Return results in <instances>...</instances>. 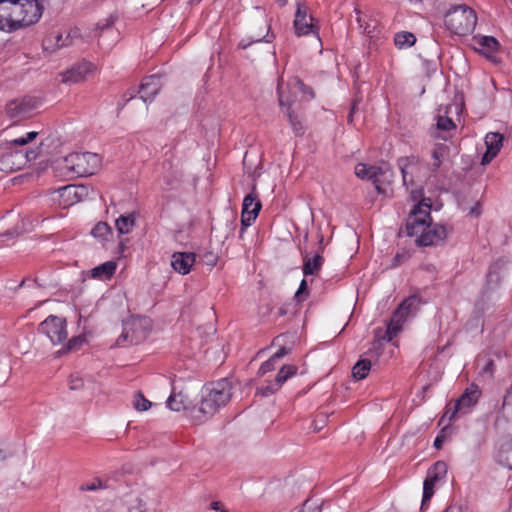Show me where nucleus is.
I'll list each match as a JSON object with an SVG mask.
<instances>
[{"label": "nucleus", "mask_w": 512, "mask_h": 512, "mask_svg": "<svg viewBox=\"0 0 512 512\" xmlns=\"http://www.w3.org/2000/svg\"><path fill=\"white\" fill-rule=\"evenodd\" d=\"M101 167V158L96 153H71L56 162V169L62 176H89Z\"/></svg>", "instance_id": "4"}, {"label": "nucleus", "mask_w": 512, "mask_h": 512, "mask_svg": "<svg viewBox=\"0 0 512 512\" xmlns=\"http://www.w3.org/2000/svg\"><path fill=\"white\" fill-rule=\"evenodd\" d=\"M444 512H464L462 507L457 505H451Z\"/></svg>", "instance_id": "53"}, {"label": "nucleus", "mask_w": 512, "mask_h": 512, "mask_svg": "<svg viewBox=\"0 0 512 512\" xmlns=\"http://www.w3.org/2000/svg\"><path fill=\"white\" fill-rule=\"evenodd\" d=\"M161 88L160 78L156 75L149 76L143 79L140 88L139 95L143 102L152 101L153 98L158 94Z\"/></svg>", "instance_id": "21"}, {"label": "nucleus", "mask_w": 512, "mask_h": 512, "mask_svg": "<svg viewBox=\"0 0 512 512\" xmlns=\"http://www.w3.org/2000/svg\"><path fill=\"white\" fill-rule=\"evenodd\" d=\"M422 303L420 297L412 295L405 299L395 312L403 316V318L408 319L417 313Z\"/></svg>", "instance_id": "24"}, {"label": "nucleus", "mask_w": 512, "mask_h": 512, "mask_svg": "<svg viewBox=\"0 0 512 512\" xmlns=\"http://www.w3.org/2000/svg\"><path fill=\"white\" fill-rule=\"evenodd\" d=\"M36 108V101L31 97L12 100L6 106V113L11 119H23Z\"/></svg>", "instance_id": "14"}, {"label": "nucleus", "mask_w": 512, "mask_h": 512, "mask_svg": "<svg viewBox=\"0 0 512 512\" xmlns=\"http://www.w3.org/2000/svg\"><path fill=\"white\" fill-rule=\"evenodd\" d=\"M371 369V362L367 359H360L352 369V375L357 380L364 379Z\"/></svg>", "instance_id": "33"}, {"label": "nucleus", "mask_w": 512, "mask_h": 512, "mask_svg": "<svg viewBox=\"0 0 512 512\" xmlns=\"http://www.w3.org/2000/svg\"><path fill=\"white\" fill-rule=\"evenodd\" d=\"M355 13L357 15L356 20L359 23V26L363 30V32L367 34L370 38L376 37L377 21L374 19L366 20V17L362 16L361 12L358 9H355Z\"/></svg>", "instance_id": "30"}, {"label": "nucleus", "mask_w": 512, "mask_h": 512, "mask_svg": "<svg viewBox=\"0 0 512 512\" xmlns=\"http://www.w3.org/2000/svg\"><path fill=\"white\" fill-rule=\"evenodd\" d=\"M434 446L436 448H440L442 446V438L441 437H436V439L434 440Z\"/></svg>", "instance_id": "54"}, {"label": "nucleus", "mask_w": 512, "mask_h": 512, "mask_svg": "<svg viewBox=\"0 0 512 512\" xmlns=\"http://www.w3.org/2000/svg\"><path fill=\"white\" fill-rule=\"evenodd\" d=\"M89 196V188L84 185H66L52 192V200L61 208H68Z\"/></svg>", "instance_id": "9"}, {"label": "nucleus", "mask_w": 512, "mask_h": 512, "mask_svg": "<svg viewBox=\"0 0 512 512\" xmlns=\"http://www.w3.org/2000/svg\"><path fill=\"white\" fill-rule=\"evenodd\" d=\"M398 166L401 170L403 183L409 188L414 185L413 175L420 170V160L416 156L402 157L398 160Z\"/></svg>", "instance_id": "19"}, {"label": "nucleus", "mask_w": 512, "mask_h": 512, "mask_svg": "<svg viewBox=\"0 0 512 512\" xmlns=\"http://www.w3.org/2000/svg\"><path fill=\"white\" fill-rule=\"evenodd\" d=\"M96 71V66L88 61H81L62 73V82L65 84H77L85 81Z\"/></svg>", "instance_id": "13"}, {"label": "nucleus", "mask_w": 512, "mask_h": 512, "mask_svg": "<svg viewBox=\"0 0 512 512\" xmlns=\"http://www.w3.org/2000/svg\"><path fill=\"white\" fill-rule=\"evenodd\" d=\"M406 320L407 319L403 318V316H400L394 312L391 320L387 324L385 335L380 337L377 334V339H375V341L372 343V349L378 351L381 349L383 341H392V339L402 330V326Z\"/></svg>", "instance_id": "17"}, {"label": "nucleus", "mask_w": 512, "mask_h": 512, "mask_svg": "<svg viewBox=\"0 0 512 512\" xmlns=\"http://www.w3.org/2000/svg\"><path fill=\"white\" fill-rule=\"evenodd\" d=\"M188 398L185 394L182 392L175 393L172 392L169 398L167 399V407L175 412L185 411L188 410L190 412V409L188 408Z\"/></svg>", "instance_id": "28"}, {"label": "nucleus", "mask_w": 512, "mask_h": 512, "mask_svg": "<svg viewBox=\"0 0 512 512\" xmlns=\"http://www.w3.org/2000/svg\"><path fill=\"white\" fill-rule=\"evenodd\" d=\"M455 123L446 116H438L435 128L431 129V136L435 139L446 141L450 137V132L455 130Z\"/></svg>", "instance_id": "22"}, {"label": "nucleus", "mask_w": 512, "mask_h": 512, "mask_svg": "<svg viewBox=\"0 0 512 512\" xmlns=\"http://www.w3.org/2000/svg\"><path fill=\"white\" fill-rule=\"evenodd\" d=\"M479 203H475V205L469 210V214L473 216H478L480 214Z\"/></svg>", "instance_id": "52"}, {"label": "nucleus", "mask_w": 512, "mask_h": 512, "mask_svg": "<svg viewBox=\"0 0 512 512\" xmlns=\"http://www.w3.org/2000/svg\"><path fill=\"white\" fill-rule=\"evenodd\" d=\"M83 386V380L79 376H71L70 378V388L72 390L80 389Z\"/></svg>", "instance_id": "47"}, {"label": "nucleus", "mask_w": 512, "mask_h": 512, "mask_svg": "<svg viewBox=\"0 0 512 512\" xmlns=\"http://www.w3.org/2000/svg\"><path fill=\"white\" fill-rule=\"evenodd\" d=\"M314 19L303 0L296 1V11L293 21L295 34L299 37L315 33Z\"/></svg>", "instance_id": "11"}, {"label": "nucleus", "mask_w": 512, "mask_h": 512, "mask_svg": "<svg viewBox=\"0 0 512 512\" xmlns=\"http://www.w3.org/2000/svg\"><path fill=\"white\" fill-rule=\"evenodd\" d=\"M43 10V0H0V31L24 30L40 20Z\"/></svg>", "instance_id": "2"}, {"label": "nucleus", "mask_w": 512, "mask_h": 512, "mask_svg": "<svg viewBox=\"0 0 512 512\" xmlns=\"http://www.w3.org/2000/svg\"><path fill=\"white\" fill-rule=\"evenodd\" d=\"M410 198L417 202L407 218V234L415 238V243L419 246H432L442 243L447 231L443 225L433 224L431 218L432 201L424 197L422 187L411 188Z\"/></svg>", "instance_id": "1"}, {"label": "nucleus", "mask_w": 512, "mask_h": 512, "mask_svg": "<svg viewBox=\"0 0 512 512\" xmlns=\"http://www.w3.org/2000/svg\"><path fill=\"white\" fill-rule=\"evenodd\" d=\"M261 203L257 196L250 193L245 196L242 204L241 224L243 229L249 227L257 218Z\"/></svg>", "instance_id": "15"}, {"label": "nucleus", "mask_w": 512, "mask_h": 512, "mask_svg": "<svg viewBox=\"0 0 512 512\" xmlns=\"http://www.w3.org/2000/svg\"><path fill=\"white\" fill-rule=\"evenodd\" d=\"M355 175L361 179L371 180L379 193L385 192L382 187L383 182L389 181L391 177L390 170H383L376 166H368L364 163H359L355 167Z\"/></svg>", "instance_id": "12"}, {"label": "nucleus", "mask_w": 512, "mask_h": 512, "mask_svg": "<svg viewBox=\"0 0 512 512\" xmlns=\"http://www.w3.org/2000/svg\"><path fill=\"white\" fill-rule=\"evenodd\" d=\"M279 388L280 387H277L275 382L274 384L258 389L257 392L260 393L262 396H269L273 394L275 391H277Z\"/></svg>", "instance_id": "46"}, {"label": "nucleus", "mask_w": 512, "mask_h": 512, "mask_svg": "<svg viewBox=\"0 0 512 512\" xmlns=\"http://www.w3.org/2000/svg\"><path fill=\"white\" fill-rule=\"evenodd\" d=\"M439 480H441L440 477L430 471L427 472V477L423 483L422 507L432 498L434 494V486Z\"/></svg>", "instance_id": "29"}, {"label": "nucleus", "mask_w": 512, "mask_h": 512, "mask_svg": "<svg viewBox=\"0 0 512 512\" xmlns=\"http://www.w3.org/2000/svg\"><path fill=\"white\" fill-rule=\"evenodd\" d=\"M103 483L100 479L96 478L93 479L91 482H86L81 484L80 490L81 491H96L98 489L103 488Z\"/></svg>", "instance_id": "41"}, {"label": "nucleus", "mask_w": 512, "mask_h": 512, "mask_svg": "<svg viewBox=\"0 0 512 512\" xmlns=\"http://www.w3.org/2000/svg\"><path fill=\"white\" fill-rule=\"evenodd\" d=\"M91 235L104 247L108 248L113 243V231L106 222L97 223L91 230Z\"/></svg>", "instance_id": "23"}, {"label": "nucleus", "mask_w": 512, "mask_h": 512, "mask_svg": "<svg viewBox=\"0 0 512 512\" xmlns=\"http://www.w3.org/2000/svg\"><path fill=\"white\" fill-rule=\"evenodd\" d=\"M297 373V367L294 365L283 366L276 376V386L281 387L288 379Z\"/></svg>", "instance_id": "35"}, {"label": "nucleus", "mask_w": 512, "mask_h": 512, "mask_svg": "<svg viewBox=\"0 0 512 512\" xmlns=\"http://www.w3.org/2000/svg\"><path fill=\"white\" fill-rule=\"evenodd\" d=\"M307 297H308L307 281L305 279H303L299 285L298 290L296 291V293L294 295V298L296 301L302 302V301L306 300Z\"/></svg>", "instance_id": "42"}, {"label": "nucleus", "mask_w": 512, "mask_h": 512, "mask_svg": "<svg viewBox=\"0 0 512 512\" xmlns=\"http://www.w3.org/2000/svg\"><path fill=\"white\" fill-rule=\"evenodd\" d=\"M38 135V132L31 131L27 132L25 135L12 139L8 142L9 149H13L14 147L24 146L31 141H33Z\"/></svg>", "instance_id": "36"}, {"label": "nucleus", "mask_w": 512, "mask_h": 512, "mask_svg": "<svg viewBox=\"0 0 512 512\" xmlns=\"http://www.w3.org/2000/svg\"><path fill=\"white\" fill-rule=\"evenodd\" d=\"M150 320L146 317H131L123 324V332L117 340L118 345H136L144 341L150 331Z\"/></svg>", "instance_id": "7"}, {"label": "nucleus", "mask_w": 512, "mask_h": 512, "mask_svg": "<svg viewBox=\"0 0 512 512\" xmlns=\"http://www.w3.org/2000/svg\"><path fill=\"white\" fill-rule=\"evenodd\" d=\"M415 41L416 37L414 34L406 31L399 32L394 37V43L400 49L411 47Z\"/></svg>", "instance_id": "34"}, {"label": "nucleus", "mask_w": 512, "mask_h": 512, "mask_svg": "<svg viewBox=\"0 0 512 512\" xmlns=\"http://www.w3.org/2000/svg\"><path fill=\"white\" fill-rule=\"evenodd\" d=\"M447 150L448 149H447V147L445 145H438V146H436L433 149V151H432V159H433L432 167H433V170H436V169H438L441 166L442 159L447 154Z\"/></svg>", "instance_id": "37"}, {"label": "nucleus", "mask_w": 512, "mask_h": 512, "mask_svg": "<svg viewBox=\"0 0 512 512\" xmlns=\"http://www.w3.org/2000/svg\"><path fill=\"white\" fill-rule=\"evenodd\" d=\"M486 151L481 164L488 165L500 152L503 146V135L497 132H489L485 136Z\"/></svg>", "instance_id": "18"}, {"label": "nucleus", "mask_w": 512, "mask_h": 512, "mask_svg": "<svg viewBox=\"0 0 512 512\" xmlns=\"http://www.w3.org/2000/svg\"><path fill=\"white\" fill-rule=\"evenodd\" d=\"M477 24L476 12L462 4L451 7L445 14V26L453 34L465 36L472 33Z\"/></svg>", "instance_id": "6"}, {"label": "nucleus", "mask_w": 512, "mask_h": 512, "mask_svg": "<svg viewBox=\"0 0 512 512\" xmlns=\"http://www.w3.org/2000/svg\"><path fill=\"white\" fill-rule=\"evenodd\" d=\"M39 330L41 333L45 334L54 345L63 342L67 338L66 321L58 316H48L40 324Z\"/></svg>", "instance_id": "10"}, {"label": "nucleus", "mask_w": 512, "mask_h": 512, "mask_svg": "<svg viewBox=\"0 0 512 512\" xmlns=\"http://www.w3.org/2000/svg\"><path fill=\"white\" fill-rule=\"evenodd\" d=\"M135 214L121 215L115 222V226L119 234L130 233L135 226Z\"/></svg>", "instance_id": "31"}, {"label": "nucleus", "mask_w": 512, "mask_h": 512, "mask_svg": "<svg viewBox=\"0 0 512 512\" xmlns=\"http://www.w3.org/2000/svg\"><path fill=\"white\" fill-rule=\"evenodd\" d=\"M84 340L85 339L81 336L71 338L68 341L67 345L65 346V350L72 351V350L77 349L79 346H81L83 344Z\"/></svg>", "instance_id": "43"}, {"label": "nucleus", "mask_w": 512, "mask_h": 512, "mask_svg": "<svg viewBox=\"0 0 512 512\" xmlns=\"http://www.w3.org/2000/svg\"><path fill=\"white\" fill-rule=\"evenodd\" d=\"M318 241H319V244H322V242H323V235L322 234L318 235Z\"/></svg>", "instance_id": "56"}, {"label": "nucleus", "mask_w": 512, "mask_h": 512, "mask_svg": "<svg viewBox=\"0 0 512 512\" xmlns=\"http://www.w3.org/2000/svg\"><path fill=\"white\" fill-rule=\"evenodd\" d=\"M231 397L232 383L228 379L208 383L201 390L199 404L190 408V417L198 423L205 422L225 407Z\"/></svg>", "instance_id": "3"}, {"label": "nucleus", "mask_w": 512, "mask_h": 512, "mask_svg": "<svg viewBox=\"0 0 512 512\" xmlns=\"http://www.w3.org/2000/svg\"><path fill=\"white\" fill-rule=\"evenodd\" d=\"M117 263L115 261H107L102 263L91 270V277L97 280H109L115 273Z\"/></svg>", "instance_id": "25"}, {"label": "nucleus", "mask_w": 512, "mask_h": 512, "mask_svg": "<svg viewBox=\"0 0 512 512\" xmlns=\"http://www.w3.org/2000/svg\"><path fill=\"white\" fill-rule=\"evenodd\" d=\"M288 353V350L286 348H280L272 357L275 361L279 360L280 358H282L284 355H286Z\"/></svg>", "instance_id": "51"}, {"label": "nucleus", "mask_w": 512, "mask_h": 512, "mask_svg": "<svg viewBox=\"0 0 512 512\" xmlns=\"http://www.w3.org/2000/svg\"><path fill=\"white\" fill-rule=\"evenodd\" d=\"M16 234V231H7L3 234H0V240L2 243H4L6 239L8 240L14 238Z\"/></svg>", "instance_id": "49"}, {"label": "nucleus", "mask_w": 512, "mask_h": 512, "mask_svg": "<svg viewBox=\"0 0 512 512\" xmlns=\"http://www.w3.org/2000/svg\"><path fill=\"white\" fill-rule=\"evenodd\" d=\"M80 37L78 29H71L69 31H65L64 33H60L56 36V47H68L73 45L75 40Z\"/></svg>", "instance_id": "32"}, {"label": "nucleus", "mask_w": 512, "mask_h": 512, "mask_svg": "<svg viewBox=\"0 0 512 512\" xmlns=\"http://www.w3.org/2000/svg\"><path fill=\"white\" fill-rule=\"evenodd\" d=\"M500 463L512 469V444H507L502 447L500 453Z\"/></svg>", "instance_id": "38"}, {"label": "nucleus", "mask_w": 512, "mask_h": 512, "mask_svg": "<svg viewBox=\"0 0 512 512\" xmlns=\"http://www.w3.org/2000/svg\"><path fill=\"white\" fill-rule=\"evenodd\" d=\"M323 263L324 259L320 254H316L313 257L305 255L303 259V274L305 276L316 275L320 271Z\"/></svg>", "instance_id": "27"}, {"label": "nucleus", "mask_w": 512, "mask_h": 512, "mask_svg": "<svg viewBox=\"0 0 512 512\" xmlns=\"http://www.w3.org/2000/svg\"><path fill=\"white\" fill-rule=\"evenodd\" d=\"M152 403L142 394L138 393L134 396L133 407L140 412L146 411L151 407Z\"/></svg>", "instance_id": "39"}, {"label": "nucleus", "mask_w": 512, "mask_h": 512, "mask_svg": "<svg viewBox=\"0 0 512 512\" xmlns=\"http://www.w3.org/2000/svg\"><path fill=\"white\" fill-rule=\"evenodd\" d=\"M279 102L282 107L287 106V115L293 130L297 134L303 133V126L301 121L290 112V105L297 100H309L313 98V92L307 88L299 79L294 78L285 86L281 83L278 84Z\"/></svg>", "instance_id": "5"}, {"label": "nucleus", "mask_w": 512, "mask_h": 512, "mask_svg": "<svg viewBox=\"0 0 512 512\" xmlns=\"http://www.w3.org/2000/svg\"><path fill=\"white\" fill-rule=\"evenodd\" d=\"M275 360L273 359V357H271L270 359H268L266 362H264L260 368H259V374L260 375H264L270 371H272L274 368H275Z\"/></svg>", "instance_id": "44"}, {"label": "nucleus", "mask_w": 512, "mask_h": 512, "mask_svg": "<svg viewBox=\"0 0 512 512\" xmlns=\"http://www.w3.org/2000/svg\"><path fill=\"white\" fill-rule=\"evenodd\" d=\"M204 259L206 264L210 266H214L217 262V257L212 252L206 253Z\"/></svg>", "instance_id": "48"}, {"label": "nucleus", "mask_w": 512, "mask_h": 512, "mask_svg": "<svg viewBox=\"0 0 512 512\" xmlns=\"http://www.w3.org/2000/svg\"><path fill=\"white\" fill-rule=\"evenodd\" d=\"M211 509L215 510L216 512H226L223 508V504L219 501H213L211 503Z\"/></svg>", "instance_id": "50"}, {"label": "nucleus", "mask_w": 512, "mask_h": 512, "mask_svg": "<svg viewBox=\"0 0 512 512\" xmlns=\"http://www.w3.org/2000/svg\"><path fill=\"white\" fill-rule=\"evenodd\" d=\"M34 152H23L16 150L11 155H5L2 157V162L9 161L10 158H15V161L12 162V165L9 167L11 170H17L20 169L22 166H24L28 161L35 158Z\"/></svg>", "instance_id": "26"}, {"label": "nucleus", "mask_w": 512, "mask_h": 512, "mask_svg": "<svg viewBox=\"0 0 512 512\" xmlns=\"http://www.w3.org/2000/svg\"><path fill=\"white\" fill-rule=\"evenodd\" d=\"M300 512H320V510L318 508L309 509L304 507Z\"/></svg>", "instance_id": "55"}, {"label": "nucleus", "mask_w": 512, "mask_h": 512, "mask_svg": "<svg viewBox=\"0 0 512 512\" xmlns=\"http://www.w3.org/2000/svg\"><path fill=\"white\" fill-rule=\"evenodd\" d=\"M471 46L476 52L492 59L499 49V42L492 36L476 35L471 39Z\"/></svg>", "instance_id": "16"}, {"label": "nucleus", "mask_w": 512, "mask_h": 512, "mask_svg": "<svg viewBox=\"0 0 512 512\" xmlns=\"http://www.w3.org/2000/svg\"><path fill=\"white\" fill-rule=\"evenodd\" d=\"M146 511V504L141 499H136L135 503L132 504L128 512H145Z\"/></svg>", "instance_id": "45"}, {"label": "nucleus", "mask_w": 512, "mask_h": 512, "mask_svg": "<svg viewBox=\"0 0 512 512\" xmlns=\"http://www.w3.org/2000/svg\"><path fill=\"white\" fill-rule=\"evenodd\" d=\"M481 395L479 387L475 384L469 385L460 398L448 407L442 416V421H452L457 414H466L478 402Z\"/></svg>", "instance_id": "8"}, {"label": "nucleus", "mask_w": 512, "mask_h": 512, "mask_svg": "<svg viewBox=\"0 0 512 512\" xmlns=\"http://www.w3.org/2000/svg\"><path fill=\"white\" fill-rule=\"evenodd\" d=\"M196 261V255L192 252H175L171 256L172 268L181 275L188 274Z\"/></svg>", "instance_id": "20"}, {"label": "nucleus", "mask_w": 512, "mask_h": 512, "mask_svg": "<svg viewBox=\"0 0 512 512\" xmlns=\"http://www.w3.org/2000/svg\"><path fill=\"white\" fill-rule=\"evenodd\" d=\"M428 471L443 479L447 473V466L444 462L438 461Z\"/></svg>", "instance_id": "40"}]
</instances>
